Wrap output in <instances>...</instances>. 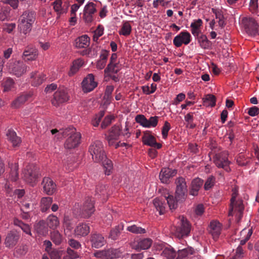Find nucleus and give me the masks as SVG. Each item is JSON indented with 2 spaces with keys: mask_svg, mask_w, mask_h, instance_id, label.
<instances>
[{
  "mask_svg": "<svg viewBox=\"0 0 259 259\" xmlns=\"http://www.w3.org/2000/svg\"><path fill=\"white\" fill-rule=\"evenodd\" d=\"M89 151L95 162H102L105 175H110L112 172L113 164L111 160L106 158L102 142L99 140L93 142L89 147Z\"/></svg>",
  "mask_w": 259,
  "mask_h": 259,
  "instance_id": "1",
  "label": "nucleus"
},
{
  "mask_svg": "<svg viewBox=\"0 0 259 259\" xmlns=\"http://www.w3.org/2000/svg\"><path fill=\"white\" fill-rule=\"evenodd\" d=\"M60 133L63 137H68L64 144L66 149H74L80 144L81 135L77 132L76 129L73 126L64 129V131H61Z\"/></svg>",
  "mask_w": 259,
  "mask_h": 259,
  "instance_id": "2",
  "label": "nucleus"
},
{
  "mask_svg": "<svg viewBox=\"0 0 259 259\" xmlns=\"http://www.w3.org/2000/svg\"><path fill=\"white\" fill-rule=\"evenodd\" d=\"M35 20L36 14L34 11H24L19 19L18 27L20 31L25 34L30 32Z\"/></svg>",
  "mask_w": 259,
  "mask_h": 259,
  "instance_id": "3",
  "label": "nucleus"
},
{
  "mask_svg": "<svg viewBox=\"0 0 259 259\" xmlns=\"http://www.w3.org/2000/svg\"><path fill=\"white\" fill-rule=\"evenodd\" d=\"M191 229V226L187 219L183 216L180 217L177 220L174 233L176 237L182 239L189 235Z\"/></svg>",
  "mask_w": 259,
  "mask_h": 259,
  "instance_id": "4",
  "label": "nucleus"
},
{
  "mask_svg": "<svg viewBox=\"0 0 259 259\" xmlns=\"http://www.w3.org/2000/svg\"><path fill=\"white\" fill-rule=\"evenodd\" d=\"M40 175L38 168L34 165H28L24 171V179L26 182L33 186L37 181Z\"/></svg>",
  "mask_w": 259,
  "mask_h": 259,
  "instance_id": "5",
  "label": "nucleus"
},
{
  "mask_svg": "<svg viewBox=\"0 0 259 259\" xmlns=\"http://www.w3.org/2000/svg\"><path fill=\"white\" fill-rule=\"evenodd\" d=\"M242 24L245 32L249 35L255 36L258 32V24L252 17H244L242 20Z\"/></svg>",
  "mask_w": 259,
  "mask_h": 259,
  "instance_id": "6",
  "label": "nucleus"
},
{
  "mask_svg": "<svg viewBox=\"0 0 259 259\" xmlns=\"http://www.w3.org/2000/svg\"><path fill=\"white\" fill-rule=\"evenodd\" d=\"M176 197L178 200L184 201L187 195V185L185 179L182 177H179L175 181Z\"/></svg>",
  "mask_w": 259,
  "mask_h": 259,
  "instance_id": "7",
  "label": "nucleus"
},
{
  "mask_svg": "<svg viewBox=\"0 0 259 259\" xmlns=\"http://www.w3.org/2000/svg\"><path fill=\"white\" fill-rule=\"evenodd\" d=\"M228 153L227 151L217 153L213 157V162L218 167L222 168L229 172L230 171V161L228 160Z\"/></svg>",
  "mask_w": 259,
  "mask_h": 259,
  "instance_id": "8",
  "label": "nucleus"
},
{
  "mask_svg": "<svg viewBox=\"0 0 259 259\" xmlns=\"http://www.w3.org/2000/svg\"><path fill=\"white\" fill-rule=\"evenodd\" d=\"M237 193L234 192L232 194V197L231 199V204L229 208V215H233V211L237 212V215L239 218L242 216L244 210V205L242 200L236 201Z\"/></svg>",
  "mask_w": 259,
  "mask_h": 259,
  "instance_id": "9",
  "label": "nucleus"
},
{
  "mask_svg": "<svg viewBox=\"0 0 259 259\" xmlns=\"http://www.w3.org/2000/svg\"><path fill=\"white\" fill-rule=\"evenodd\" d=\"M97 12L96 5L93 2H89L84 6L83 12V19L86 23H91L94 20V15Z\"/></svg>",
  "mask_w": 259,
  "mask_h": 259,
  "instance_id": "10",
  "label": "nucleus"
},
{
  "mask_svg": "<svg viewBox=\"0 0 259 259\" xmlns=\"http://www.w3.org/2000/svg\"><path fill=\"white\" fill-rule=\"evenodd\" d=\"M69 95L65 89H59L54 94L52 103L55 106L67 102L69 100Z\"/></svg>",
  "mask_w": 259,
  "mask_h": 259,
  "instance_id": "11",
  "label": "nucleus"
},
{
  "mask_svg": "<svg viewBox=\"0 0 259 259\" xmlns=\"http://www.w3.org/2000/svg\"><path fill=\"white\" fill-rule=\"evenodd\" d=\"M27 68V66L23 62L17 61L9 65V71L10 73L19 77L26 73Z\"/></svg>",
  "mask_w": 259,
  "mask_h": 259,
  "instance_id": "12",
  "label": "nucleus"
},
{
  "mask_svg": "<svg viewBox=\"0 0 259 259\" xmlns=\"http://www.w3.org/2000/svg\"><path fill=\"white\" fill-rule=\"evenodd\" d=\"M81 216L87 218L90 217L95 211L94 200L92 197H88L80 208Z\"/></svg>",
  "mask_w": 259,
  "mask_h": 259,
  "instance_id": "13",
  "label": "nucleus"
},
{
  "mask_svg": "<svg viewBox=\"0 0 259 259\" xmlns=\"http://www.w3.org/2000/svg\"><path fill=\"white\" fill-rule=\"evenodd\" d=\"M191 41V36L190 33L187 31H182L178 35L175 37L173 40L174 45L179 48L183 44L185 45H188Z\"/></svg>",
  "mask_w": 259,
  "mask_h": 259,
  "instance_id": "14",
  "label": "nucleus"
},
{
  "mask_svg": "<svg viewBox=\"0 0 259 259\" xmlns=\"http://www.w3.org/2000/svg\"><path fill=\"white\" fill-rule=\"evenodd\" d=\"M121 128L118 125H114L109 131V134L106 135L105 139L108 141L110 146H113L116 144L115 142L119 139L120 135Z\"/></svg>",
  "mask_w": 259,
  "mask_h": 259,
  "instance_id": "15",
  "label": "nucleus"
},
{
  "mask_svg": "<svg viewBox=\"0 0 259 259\" xmlns=\"http://www.w3.org/2000/svg\"><path fill=\"white\" fill-rule=\"evenodd\" d=\"M44 192L48 195H51L57 191L56 183L50 177H45L41 182Z\"/></svg>",
  "mask_w": 259,
  "mask_h": 259,
  "instance_id": "16",
  "label": "nucleus"
},
{
  "mask_svg": "<svg viewBox=\"0 0 259 259\" xmlns=\"http://www.w3.org/2000/svg\"><path fill=\"white\" fill-rule=\"evenodd\" d=\"M90 241L92 247L100 248L106 243L104 237L100 233L94 232L91 233L90 236Z\"/></svg>",
  "mask_w": 259,
  "mask_h": 259,
  "instance_id": "17",
  "label": "nucleus"
},
{
  "mask_svg": "<svg viewBox=\"0 0 259 259\" xmlns=\"http://www.w3.org/2000/svg\"><path fill=\"white\" fill-rule=\"evenodd\" d=\"M142 142L144 145L154 147L156 149L161 148L162 145L157 143L155 138L152 136L150 131L145 132L142 136Z\"/></svg>",
  "mask_w": 259,
  "mask_h": 259,
  "instance_id": "18",
  "label": "nucleus"
},
{
  "mask_svg": "<svg viewBox=\"0 0 259 259\" xmlns=\"http://www.w3.org/2000/svg\"><path fill=\"white\" fill-rule=\"evenodd\" d=\"M94 79V76L93 74H89L84 78L81 83L84 92H91L97 86V83L95 81Z\"/></svg>",
  "mask_w": 259,
  "mask_h": 259,
  "instance_id": "19",
  "label": "nucleus"
},
{
  "mask_svg": "<svg viewBox=\"0 0 259 259\" xmlns=\"http://www.w3.org/2000/svg\"><path fill=\"white\" fill-rule=\"evenodd\" d=\"M20 238L19 233L15 230L10 231L7 235L5 240L6 247L12 248L16 245Z\"/></svg>",
  "mask_w": 259,
  "mask_h": 259,
  "instance_id": "20",
  "label": "nucleus"
},
{
  "mask_svg": "<svg viewBox=\"0 0 259 259\" xmlns=\"http://www.w3.org/2000/svg\"><path fill=\"white\" fill-rule=\"evenodd\" d=\"M176 174L175 170H172L168 168H163L161 169L159 174V179L163 183H168L170 178Z\"/></svg>",
  "mask_w": 259,
  "mask_h": 259,
  "instance_id": "21",
  "label": "nucleus"
},
{
  "mask_svg": "<svg viewBox=\"0 0 259 259\" xmlns=\"http://www.w3.org/2000/svg\"><path fill=\"white\" fill-rule=\"evenodd\" d=\"M203 181L200 178H196L191 182L189 188V194L193 196L198 195L200 189L201 188Z\"/></svg>",
  "mask_w": 259,
  "mask_h": 259,
  "instance_id": "22",
  "label": "nucleus"
},
{
  "mask_svg": "<svg viewBox=\"0 0 259 259\" xmlns=\"http://www.w3.org/2000/svg\"><path fill=\"white\" fill-rule=\"evenodd\" d=\"M153 205L159 214H164L167 208V204L163 198H156L153 201Z\"/></svg>",
  "mask_w": 259,
  "mask_h": 259,
  "instance_id": "23",
  "label": "nucleus"
},
{
  "mask_svg": "<svg viewBox=\"0 0 259 259\" xmlns=\"http://www.w3.org/2000/svg\"><path fill=\"white\" fill-rule=\"evenodd\" d=\"M38 51L35 48L30 47H26L23 54V59L25 61H32L36 59Z\"/></svg>",
  "mask_w": 259,
  "mask_h": 259,
  "instance_id": "24",
  "label": "nucleus"
},
{
  "mask_svg": "<svg viewBox=\"0 0 259 259\" xmlns=\"http://www.w3.org/2000/svg\"><path fill=\"white\" fill-rule=\"evenodd\" d=\"M209 232L211 234L213 239L217 240L221 234V225L218 221H212L210 223Z\"/></svg>",
  "mask_w": 259,
  "mask_h": 259,
  "instance_id": "25",
  "label": "nucleus"
},
{
  "mask_svg": "<svg viewBox=\"0 0 259 259\" xmlns=\"http://www.w3.org/2000/svg\"><path fill=\"white\" fill-rule=\"evenodd\" d=\"M64 234L66 236H71V231L73 228L74 221L68 215H65L63 220Z\"/></svg>",
  "mask_w": 259,
  "mask_h": 259,
  "instance_id": "26",
  "label": "nucleus"
},
{
  "mask_svg": "<svg viewBox=\"0 0 259 259\" xmlns=\"http://www.w3.org/2000/svg\"><path fill=\"white\" fill-rule=\"evenodd\" d=\"M31 83L32 86L37 87L40 85L46 79L45 75L37 72H32L30 74Z\"/></svg>",
  "mask_w": 259,
  "mask_h": 259,
  "instance_id": "27",
  "label": "nucleus"
},
{
  "mask_svg": "<svg viewBox=\"0 0 259 259\" xmlns=\"http://www.w3.org/2000/svg\"><path fill=\"white\" fill-rule=\"evenodd\" d=\"M8 139L14 147L19 146L21 142V138L17 136L16 133L12 129L8 130L6 134Z\"/></svg>",
  "mask_w": 259,
  "mask_h": 259,
  "instance_id": "28",
  "label": "nucleus"
},
{
  "mask_svg": "<svg viewBox=\"0 0 259 259\" xmlns=\"http://www.w3.org/2000/svg\"><path fill=\"white\" fill-rule=\"evenodd\" d=\"M194 252V250L192 247L179 250L177 253V256L176 259H190Z\"/></svg>",
  "mask_w": 259,
  "mask_h": 259,
  "instance_id": "29",
  "label": "nucleus"
},
{
  "mask_svg": "<svg viewBox=\"0 0 259 259\" xmlns=\"http://www.w3.org/2000/svg\"><path fill=\"white\" fill-rule=\"evenodd\" d=\"M152 240L150 238H144L139 240L134 248L137 250L147 249L150 247Z\"/></svg>",
  "mask_w": 259,
  "mask_h": 259,
  "instance_id": "30",
  "label": "nucleus"
},
{
  "mask_svg": "<svg viewBox=\"0 0 259 259\" xmlns=\"http://www.w3.org/2000/svg\"><path fill=\"white\" fill-rule=\"evenodd\" d=\"M76 235L80 236H87L90 232V227L83 223L79 224L74 230Z\"/></svg>",
  "mask_w": 259,
  "mask_h": 259,
  "instance_id": "31",
  "label": "nucleus"
},
{
  "mask_svg": "<svg viewBox=\"0 0 259 259\" xmlns=\"http://www.w3.org/2000/svg\"><path fill=\"white\" fill-rule=\"evenodd\" d=\"M90 38L87 35H83L76 39L75 47L78 48H85L90 45Z\"/></svg>",
  "mask_w": 259,
  "mask_h": 259,
  "instance_id": "32",
  "label": "nucleus"
},
{
  "mask_svg": "<svg viewBox=\"0 0 259 259\" xmlns=\"http://www.w3.org/2000/svg\"><path fill=\"white\" fill-rule=\"evenodd\" d=\"M202 21L200 19L195 20L191 23L190 25L191 31L194 36H197L200 34L201 32L200 27L202 25Z\"/></svg>",
  "mask_w": 259,
  "mask_h": 259,
  "instance_id": "33",
  "label": "nucleus"
},
{
  "mask_svg": "<svg viewBox=\"0 0 259 259\" xmlns=\"http://www.w3.org/2000/svg\"><path fill=\"white\" fill-rule=\"evenodd\" d=\"M197 37V40L200 47L203 49H209L210 46V42L204 34L195 36Z\"/></svg>",
  "mask_w": 259,
  "mask_h": 259,
  "instance_id": "34",
  "label": "nucleus"
},
{
  "mask_svg": "<svg viewBox=\"0 0 259 259\" xmlns=\"http://www.w3.org/2000/svg\"><path fill=\"white\" fill-rule=\"evenodd\" d=\"M31 96L32 94L29 93L19 96L12 102V106L15 108H18L21 104L24 103Z\"/></svg>",
  "mask_w": 259,
  "mask_h": 259,
  "instance_id": "35",
  "label": "nucleus"
},
{
  "mask_svg": "<svg viewBox=\"0 0 259 259\" xmlns=\"http://www.w3.org/2000/svg\"><path fill=\"white\" fill-rule=\"evenodd\" d=\"M121 252L118 249L110 248L105 250V258L106 259H113L120 257Z\"/></svg>",
  "mask_w": 259,
  "mask_h": 259,
  "instance_id": "36",
  "label": "nucleus"
},
{
  "mask_svg": "<svg viewBox=\"0 0 259 259\" xmlns=\"http://www.w3.org/2000/svg\"><path fill=\"white\" fill-rule=\"evenodd\" d=\"M165 201L166 200V203L168 205L170 209H175L178 206V202H182L181 200H178L176 197L174 196L168 195V196H165L164 198Z\"/></svg>",
  "mask_w": 259,
  "mask_h": 259,
  "instance_id": "37",
  "label": "nucleus"
},
{
  "mask_svg": "<svg viewBox=\"0 0 259 259\" xmlns=\"http://www.w3.org/2000/svg\"><path fill=\"white\" fill-rule=\"evenodd\" d=\"M58 218L55 215H50L47 219V226L51 229L55 230L59 225Z\"/></svg>",
  "mask_w": 259,
  "mask_h": 259,
  "instance_id": "38",
  "label": "nucleus"
},
{
  "mask_svg": "<svg viewBox=\"0 0 259 259\" xmlns=\"http://www.w3.org/2000/svg\"><path fill=\"white\" fill-rule=\"evenodd\" d=\"M83 62L81 59H77L73 61L70 70L68 72V75L70 76L74 75L79 70L80 67L82 66Z\"/></svg>",
  "mask_w": 259,
  "mask_h": 259,
  "instance_id": "39",
  "label": "nucleus"
},
{
  "mask_svg": "<svg viewBox=\"0 0 259 259\" xmlns=\"http://www.w3.org/2000/svg\"><path fill=\"white\" fill-rule=\"evenodd\" d=\"M51 239L54 243L57 245H60L63 240L62 235L59 231L56 230H54L51 232Z\"/></svg>",
  "mask_w": 259,
  "mask_h": 259,
  "instance_id": "40",
  "label": "nucleus"
},
{
  "mask_svg": "<svg viewBox=\"0 0 259 259\" xmlns=\"http://www.w3.org/2000/svg\"><path fill=\"white\" fill-rule=\"evenodd\" d=\"M13 222L14 225L21 228L26 234L31 235L30 228L28 225L24 224L22 221L17 218L14 219Z\"/></svg>",
  "mask_w": 259,
  "mask_h": 259,
  "instance_id": "41",
  "label": "nucleus"
},
{
  "mask_svg": "<svg viewBox=\"0 0 259 259\" xmlns=\"http://www.w3.org/2000/svg\"><path fill=\"white\" fill-rule=\"evenodd\" d=\"M62 0H55L53 3L54 9L57 13V18L60 17L61 14L66 13L67 12V9L62 7Z\"/></svg>",
  "mask_w": 259,
  "mask_h": 259,
  "instance_id": "42",
  "label": "nucleus"
},
{
  "mask_svg": "<svg viewBox=\"0 0 259 259\" xmlns=\"http://www.w3.org/2000/svg\"><path fill=\"white\" fill-rule=\"evenodd\" d=\"M53 202V198L50 197H43L40 202V209L42 212H46L50 207Z\"/></svg>",
  "mask_w": 259,
  "mask_h": 259,
  "instance_id": "43",
  "label": "nucleus"
},
{
  "mask_svg": "<svg viewBox=\"0 0 259 259\" xmlns=\"http://www.w3.org/2000/svg\"><path fill=\"white\" fill-rule=\"evenodd\" d=\"M161 255L166 259H174L177 255V252L171 246L165 247L163 250Z\"/></svg>",
  "mask_w": 259,
  "mask_h": 259,
  "instance_id": "44",
  "label": "nucleus"
},
{
  "mask_svg": "<svg viewBox=\"0 0 259 259\" xmlns=\"http://www.w3.org/2000/svg\"><path fill=\"white\" fill-rule=\"evenodd\" d=\"M120 69L121 67L119 63H109L104 70V72L106 74L117 73Z\"/></svg>",
  "mask_w": 259,
  "mask_h": 259,
  "instance_id": "45",
  "label": "nucleus"
},
{
  "mask_svg": "<svg viewBox=\"0 0 259 259\" xmlns=\"http://www.w3.org/2000/svg\"><path fill=\"white\" fill-rule=\"evenodd\" d=\"M123 229V225L120 224L112 229L109 234V238L112 240H116L119 236L121 231Z\"/></svg>",
  "mask_w": 259,
  "mask_h": 259,
  "instance_id": "46",
  "label": "nucleus"
},
{
  "mask_svg": "<svg viewBox=\"0 0 259 259\" xmlns=\"http://www.w3.org/2000/svg\"><path fill=\"white\" fill-rule=\"evenodd\" d=\"M132 31V26L128 21L124 22L122 24L121 28L119 31L120 35L124 36L129 35Z\"/></svg>",
  "mask_w": 259,
  "mask_h": 259,
  "instance_id": "47",
  "label": "nucleus"
},
{
  "mask_svg": "<svg viewBox=\"0 0 259 259\" xmlns=\"http://www.w3.org/2000/svg\"><path fill=\"white\" fill-rule=\"evenodd\" d=\"M252 234L251 229H244L242 230L240 232L241 236H244V238H242L240 241V245H243L248 240Z\"/></svg>",
  "mask_w": 259,
  "mask_h": 259,
  "instance_id": "48",
  "label": "nucleus"
},
{
  "mask_svg": "<svg viewBox=\"0 0 259 259\" xmlns=\"http://www.w3.org/2000/svg\"><path fill=\"white\" fill-rule=\"evenodd\" d=\"M203 104L206 106L214 107L215 105L216 99L214 95L208 94L203 99Z\"/></svg>",
  "mask_w": 259,
  "mask_h": 259,
  "instance_id": "49",
  "label": "nucleus"
},
{
  "mask_svg": "<svg viewBox=\"0 0 259 259\" xmlns=\"http://www.w3.org/2000/svg\"><path fill=\"white\" fill-rule=\"evenodd\" d=\"M35 230L39 234L45 235L48 232L46 222L44 221H39L35 226Z\"/></svg>",
  "mask_w": 259,
  "mask_h": 259,
  "instance_id": "50",
  "label": "nucleus"
},
{
  "mask_svg": "<svg viewBox=\"0 0 259 259\" xmlns=\"http://www.w3.org/2000/svg\"><path fill=\"white\" fill-rule=\"evenodd\" d=\"M2 84L4 88L3 91L4 92H9L14 88V81L12 78H7L6 80H4Z\"/></svg>",
  "mask_w": 259,
  "mask_h": 259,
  "instance_id": "51",
  "label": "nucleus"
},
{
  "mask_svg": "<svg viewBox=\"0 0 259 259\" xmlns=\"http://www.w3.org/2000/svg\"><path fill=\"white\" fill-rule=\"evenodd\" d=\"M127 230L135 234H144L146 232V230L135 225L128 226Z\"/></svg>",
  "mask_w": 259,
  "mask_h": 259,
  "instance_id": "52",
  "label": "nucleus"
},
{
  "mask_svg": "<svg viewBox=\"0 0 259 259\" xmlns=\"http://www.w3.org/2000/svg\"><path fill=\"white\" fill-rule=\"evenodd\" d=\"M136 121L145 127H149L148 124V119L145 117L144 115L139 114L136 116Z\"/></svg>",
  "mask_w": 259,
  "mask_h": 259,
  "instance_id": "53",
  "label": "nucleus"
},
{
  "mask_svg": "<svg viewBox=\"0 0 259 259\" xmlns=\"http://www.w3.org/2000/svg\"><path fill=\"white\" fill-rule=\"evenodd\" d=\"M105 112L104 111H101L98 114H96L92 120V125L95 127L98 126Z\"/></svg>",
  "mask_w": 259,
  "mask_h": 259,
  "instance_id": "54",
  "label": "nucleus"
},
{
  "mask_svg": "<svg viewBox=\"0 0 259 259\" xmlns=\"http://www.w3.org/2000/svg\"><path fill=\"white\" fill-rule=\"evenodd\" d=\"M114 117L113 115H110L106 116L103 121H102L101 127L102 129L106 128L108 125H109L113 120H114Z\"/></svg>",
  "mask_w": 259,
  "mask_h": 259,
  "instance_id": "55",
  "label": "nucleus"
},
{
  "mask_svg": "<svg viewBox=\"0 0 259 259\" xmlns=\"http://www.w3.org/2000/svg\"><path fill=\"white\" fill-rule=\"evenodd\" d=\"M215 183V178L213 176L209 177L204 184V189L208 190L213 186Z\"/></svg>",
  "mask_w": 259,
  "mask_h": 259,
  "instance_id": "56",
  "label": "nucleus"
},
{
  "mask_svg": "<svg viewBox=\"0 0 259 259\" xmlns=\"http://www.w3.org/2000/svg\"><path fill=\"white\" fill-rule=\"evenodd\" d=\"M170 123L168 121H165L162 128V135L163 139H165L167 138L168 132L170 130Z\"/></svg>",
  "mask_w": 259,
  "mask_h": 259,
  "instance_id": "57",
  "label": "nucleus"
},
{
  "mask_svg": "<svg viewBox=\"0 0 259 259\" xmlns=\"http://www.w3.org/2000/svg\"><path fill=\"white\" fill-rule=\"evenodd\" d=\"M258 0H250L249 10L252 13H256L258 10Z\"/></svg>",
  "mask_w": 259,
  "mask_h": 259,
  "instance_id": "58",
  "label": "nucleus"
},
{
  "mask_svg": "<svg viewBox=\"0 0 259 259\" xmlns=\"http://www.w3.org/2000/svg\"><path fill=\"white\" fill-rule=\"evenodd\" d=\"M96 192L101 196H105L106 193V186L103 185H99L97 186Z\"/></svg>",
  "mask_w": 259,
  "mask_h": 259,
  "instance_id": "59",
  "label": "nucleus"
},
{
  "mask_svg": "<svg viewBox=\"0 0 259 259\" xmlns=\"http://www.w3.org/2000/svg\"><path fill=\"white\" fill-rule=\"evenodd\" d=\"M10 8H6L4 10L2 11L0 13V19L2 21H5L9 17H10Z\"/></svg>",
  "mask_w": 259,
  "mask_h": 259,
  "instance_id": "60",
  "label": "nucleus"
},
{
  "mask_svg": "<svg viewBox=\"0 0 259 259\" xmlns=\"http://www.w3.org/2000/svg\"><path fill=\"white\" fill-rule=\"evenodd\" d=\"M68 243L71 247H72L75 249H79V248H81V246L80 243L78 241H77L75 239H69L68 240Z\"/></svg>",
  "mask_w": 259,
  "mask_h": 259,
  "instance_id": "61",
  "label": "nucleus"
},
{
  "mask_svg": "<svg viewBox=\"0 0 259 259\" xmlns=\"http://www.w3.org/2000/svg\"><path fill=\"white\" fill-rule=\"evenodd\" d=\"M158 117L156 116L150 117V118L148 119V124L149 125L148 128L151 127H155L158 123Z\"/></svg>",
  "mask_w": 259,
  "mask_h": 259,
  "instance_id": "62",
  "label": "nucleus"
},
{
  "mask_svg": "<svg viewBox=\"0 0 259 259\" xmlns=\"http://www.w3.org/2000/svg\"><path fill=\"white\" fill-rule=\"evenodd\" d=\"M67 255L71 259H75L79 257V254L77 251L71 249L70 248L67 249Z\"/></svg>",
  "mask_w": 259,
  "mask_h": 259,
  "instance_id": "63",
  "label": "nucleus"
},
{
  "mask_svg": "<svg viewBox=\"0 0 259 259\" xmlns=\"http://www.w3.org/2000/svg\"><path fill=\"white\" fill-rule=\"evenodd\" d=\"M248 114L251 116H255L259 114V108L256 106L250 108L248 111Z\"/></svg>",
  "mask_w": 259,
  "mask_h": 259,
  "instance_id": "64",
  "label": "nucleus"
}]
</instances>
